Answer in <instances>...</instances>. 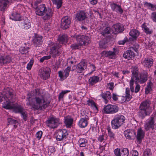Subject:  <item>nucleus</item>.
Returning a JSON list of instances; mask_svg holds the SVG:
<instances>
[{
    "label": "nucleus",
    "mask_w": 156,
    "mask_h": 156,
    "mask_svg": "<svg viewBox=\"0 0 156 156\" xmlns=\"http://www.w3.org/2000/svg\"><path fill=\"white\" fill-rule=\"evenodd\" d=\"M12 90L9 91L0 93V103L2 102V107L6 109H12L15 113H20L22 117L26 120L27 119V114L26 112L23 110L22 107L16 103H14L12 100V95L11 93Z\"/></svg>",
    "instance_id": "f257e3e1"
},
{
    "label": "nucleus",
    "mask_w": 156,
    "mask_h": 156,
    "mask_svg": "<svg viewBox=\"0 0 156 156\" xmlns=\"http://www.w3.org/2000/svg\"><path fill=\"white\" fill-rule=\"evenodd\" d=\"M33 102L27 103L34 110H41L47 108L49 105V100L45 98L42 95L36 96L33 99Z\"/></svg>",
    "instance_id": "f03ea898"
},
{
    "label": "nucleus",
    "mask_w": 156,
    "mask_h": 156,
    "mask_svg": "<svg viewBox=\"0 0 156 156\" xmlns=\"http://www.w3.org/2000/svg\"><path fill=\"white\" fill-rule=\"evenodd\" d=\"M74 38H76L77 44L71 45V48L73 49H78L83 45H87L90 41V38L84 35H78L74 36Z\"/></svg>",
    "instance_id": "7ed1b4c3"
},
{
    "label": "nucleus",
    "mask_w": 156,
    "mask_h": 156,
    "mask_svg": "<svg viewBox=\"0 0 156 156\" xmlns=\"http://www.w3.org/2000/svg\"><path fill=\"white\" fill-rule=\"evenodd\" d=\"M125 120V118L123 115H116L111 121L112 128L114 129H118L124 123Z\"/></svg>",
    "instance_id": "20e7f679"
},
{
    "label": "nucleus",
    "mask_w": 156,
    "mask_h": 156,
    "mask_svg": "<svg viewBox=\"0 0 156 156\" xmlns=\"http://www.w3.org/2000/svg\"><path fill=\"white\" fill-rule=\"evenodd\" d=\"M138 68L136 66H132L131 68L132 76L130 81L129 85L131 90L132 92L134 91L133 87L134 82H138L139 79H137Z\"/></svg>",
    "instance_id": "39448f33"
},
{
    "label": "nucleus",
    "mask_w": 156,
    "mask_h": 156,
    "mask_svg": "<svg viewBox=\"0 0 156 156\" xmlns=\"http://www.w3.org/2000/svg\"><path fill=\"white\" fill-rule=\"evenodd\" d=\"M150 103L149 101H145L140 104V110L144 112V116L149 115L151 112L152 109L150 106Z\"/></svg>",
    "instance_id": "423d86ee"
},
{
    "label": "nucleus",
    "mask_w": 156,
    "mask_h": 156,
    "mask_svg": "<svg viewBox=\"0 0 156 156\" xmlns=\"http://www.w3.org/2000/svg\"><path fill=\"white\" fill-rule=\"evenodd\" d=\"M144 127L146 131L149 130L150 129H156V116L148 119L145 123Z\"/></svg>",
    "instance_id": "0eeeda50"
},
{
    "label": "nucleus",
    "mask_w": 156,
    "mask_h": 156,
    "mask_svg": "<svg viewBox=\"0 0 156 156\" xmlns=\"http://www.w3.org/2000/svg\"><path fill=\"white\" fill-rule=\"evenodd\" d=\"M119 109L118 107L116 105H108L104 107L103 112L105 114H113L118 112Z\"/></svg>",
    "instance_id": "6e6552de"
},
{
    "label": "nucleus",
    "mask_w": 156,
    "mask_h": 156,
    "mask_svg": "<svg viewBox=\"0 0 156 156\" xmlns=\"http://www.w3.org/2000/svg\"><path fill=\"white\" fill-rule=\"evenodd\" d=\"M113 51H104L101 53L102 56L104 57H107L108 58L114 59L116 58V55L118 53V49L116 48H113Z\"/></svg>",
    "instance_id": "1a4fd4ad"
},
{
    "label": "nucleus",
    "mask_w": 156,
    "mask_h": 156,
    "mask_svg": "<svg viewBox=\"0 0 156 156\" xmlns=\"http://www.w3.org/2000/svg\"><path fill=\"white\" fill-rule=\"evenodd\" d=\"M58 119L54 117L50 118L47 121V126L50 128H56L58 124Z\"/></svg>",
    "instance_id": "9d476101"
},
{
    "label": "nucleus",
    "mask_w": 156,
    "mask_h": 156,
    "mask_svg": "<svg viewBox=\"0 0 156 156\" xmlns=\"http://www.w3.org/2000/svg\"><path fill=\"white\" fill-rule=\"evenodd\" d=\"M114 153L116 156H128L129 151L126 148H123L121 150L119 148H117L115 150Z\"/></svg>",
    "instance_id": "9b49d317"
},
{
    "label": "nucleus",
    "mask_w": 156,
    "mask_h": 156,
    "mask_svg": "<svg viewBox=\"0 0 156 156\" xmlns=\"http://www.w3.org/2000/svg\"><path fill=\"white\" fill-rule=\"evenodd\" d=\"M70 69V67L69 66L67 67L64 71L58 72V76L60 77V80L63 81L67 78L69 75Z\"/></svg>",
    "instance_id": "f8f14e48"
},
{
    "label": "nucleus",
    "mask_w": 156,
    "mask_h": 156,
    "mask_svg": "<svg viewBox=\"0 0 156 156\" xmlns=\"http://www.w3.org/2000/svg\"><path fill=\"white\" fill-rule=\"evenodd\" d=\"M40 77L44 80L48 79L50 76V69L48 68H43L40 70Z\"/></svg>",
    "instance_id": "ddd939ff"
},
{
    "label": "nucleus",
    "mask_w": 156,
    "mask_h": 156,
    "mask_svg": "<svg viewBox=\"0 0 156 156\" xmlns=\"http://www.w3.org/2000/svg\"><path fill=\"white\" fill-rule=\"evenodd\" d=\"M43 41V37L41 36L35 34L33 37L32 42L35 46H39Z\"/></svg>",
    "instance_id": "4468645a"
},
{
    "label": "nucleus",
    "mask_w": 156,
    "mask_h": 156,
    "mask_svg": "<svg viewBox=\"0 0 156 156\" xmlns=\"http://www.w3.org/2000/svg\"><path fill=\"white\" fill-rule=\"evenodd\" d=\"M124 135L127 139H133L136 136V132L133 130L127 129L124 131Z\"/></svg>",
    "instance_id": "2eb2a0df"
},
{
    "label": "nucleus",
    "mask_w": 156,
    "mask_h": 156,
    "mask_svg": "<svg viewBox=\"0 0 156 156\" xmlns=\"http://www.w3.org/2000/svg\"><path fill=\"white\" fill-rule=\"evenodd\" d=\"M67 134L66 129H63L59 130L57 133L56 139L57 141H60L65 138Z\"/></svg>",
    "instance_id": "dca6fc26"
},
{
    "label": "nucleus",
    "mask_w": 156,
    "mask_h": 156,
    "mask_svg": "<svg viewBox=\"0 0 156 156\" xmlns=\"http://www.w3.org/2000/svg\"><path fill=\"white\" fill-rule=\"evenodd\" d=\"M87 62L85 60H83L78 64L76 67V71L77 73H81L83 70L87 68Z\"/></svg>",
    "instance_id": "f3484780"
},
{
    "label": "nucleus",
    "mask_w": 156,
    "mask_h": 156,
    "mask_svg": "<svg viewBox=\"0 0 156 156\" xmlns=\"http://www.w3.org/2000/svg\"><path fill=\"white\" fill-rule=\"evenodd\" d=\"M112 10L118 13L122 14L123 12V10L121 6L116 3H112L110 5Z\"/></svg>",
    "instance_id": "a211bd4d"
},
{
    "label": "nucleus",
    "mask_w": 156,
    "mask_h": 156,
    "mask_svg": "<svg viewBox=\"0 0 156 156\" xmlns=\"http://www.w3.org/2000/svg\"><path fill=\"white\" fill-rule=\"evenodd\" d=\"M54 44V43L53 42H50V43L48 44L50 46V44L53 45L51 49L50 54L53 57H55L59 55V54L58 48H55V45H53Z\"/></svg>",
    "instance_id": "6ab92c4d"
},
{
    "label": "nucleus",
    "mask_w": 156,
    "mask_h": 156,
    "mask_svg": "<svg viewBox=\"0 0 156 156\" xmlns=\"http://www.w3.org/2000/svg\"><path fill=\"white\" fill-rule=\"evenodd\" d=\"M140 32L136 29L131 30L129 33L130 36V39L132 40H136L140 35Z\"/></svg>",
    "instance_id": "aec40b11"
},
{
    "label": "nucleus",
    "mask_w": 156,
    "mask_h": 156,
    "mask_svg": "<svg viewBox=\"0 0 156 156\" xmlns=\"http://www.w3.org/2000/svg\"><path fill=\"white\" fill-rule=\"evenodd\" d=\"M143 65L147 68L151 67L153 63V59L150 58H145L142 62Z\"/></svg>",
    "instance_id": "412c9836"
},
{
    "label": "nucleus",
    "mask_w": 156,
    "mask_h": 156,
    "mask_svg": "<svg viewBox=\"0 0 156 156\" xmlns=\"http://www.w3.org/2000/svg\"><path fill=\"white\" fill-rule=\"evenodd\" d=\"M46 9L44 4L41 5L36 8L35 12L37 15L39 16H42L43 15L45 10Z\"/></svg>",
    "instance_id": "4be33fe9"
},
{
    "label": "nucleus",
    "mask_w": 156,
    "mask_h": 156,
    "mask_svg": "<svg viewBox=\"0 0 156 156\" xmlns=\"http://www.w3.org/2000/svg\"><path fill=\"white\" fill-rule=\"evenodd\" d=\"M138 70L137 72V79H139L138 82L141 83H144L147 80V75L146 72L144 73H141L140 74L139 77L138 75Z\"/></svg>",
    "instance_id": "5701e85b"
},
{
    "label": "nucleus",
    "mask_w": 156,
    "mask_h": 156,
    "mask_svg": "<svg viewBox=\"0 0 156 156\" xmlns=\"http://www.w3.org/2000/svg\"><path fill=\"white\" fill-rule=\"evenodd\" d=\"M11 61V58L9 56H1L0 58V66H3L5 64L9 63Z\"/></svg>",
    "instance_id": "b1692460"
},
{
    "label": "nucleus",
    "mask_w": 156,
    "mask_h": 156,
    "mask_svg": "<svg viewBox=\"0 0 156 156\" xmlns=\"http://www.w3.org/2000/svg\"><path fill=\"white\" fill-rule=\"evenodd\" d=\"M145 135V133L141 128L138 129L137 130L136 137L137 140L140 142L143 139Z\"/></svg>",
    "instance_id": "393cba45"
},
{
    "label": "nucleus",
    "mask_w": 156,
    "mask_h": 156,
    "mask_svg": "<svg viewBox=\"0 0 156 156\" xmlns=\"http://www.w3.org/2000/svg\"><path fill=\"white\" fill-rule=\"evenodd\" d=\"M88 118L86 117L80 119L78 122L79 126L82 128L87 126L88 123Z\"/></svg>",
    "instance_id": "a878e982"
},
{
    "label": "nucleus",
    "mask_w": 156,
    "mask_h": 156,
    "mask_svg": "<svg viewBox=\"0 0 156 156\" xmlns=\"http://www.w3.org/2000/svg\"><path fill=\"white\" fill-rule=\"evenodd\" d=\"M112 28L113 31L115 34L121 32L124 30L123 27L119 23L114 25Z\"/></svg>",
    "instance_id": "bb28decb"
},
{
    "label": "nucleus",
    "mask_w": 156,
    "mask_h": 156,
    "mask_svg": "<svg viewBox=\"0 0 156 156\" xmlns=\"http://www.w3.org/2000/svg\"><path fill=\"white\" fill-rule=\"evenodd\" d=\"M53 12L51 9L48 8L46 9L43 15H44L43 20H47L51 18L52 16Z\"/></svg>",
    "instance_id": "cd10ccee"
},
{
    "label": "nucleus",
    "mask_w": 156,
    "mask_h": 156,
    "mask_svg": "<svg viewBox=\"0 0 156 156\" xmlns=\"http://www.w3.org/2000/svg\"><path fill=\"white\" fill-rule=\"evenodd\" d=\"M65 124L67 128H70L73 123V119L70 116H68L64 118Z\"/></svg>",
    "instance_id": "c85d7f7f"
},
{
    "label": "nucleus",
    "mask_w": 156,
    "mask_h": 156,
    "mask_svg": "<svg viewBox=\"0 0 156 156\" xmlns=\"http://www.w3.org/2000/svg\"><path fill=\"white\" fill-rule=\"evenodd\" d=\"M134 54L131 50H128L123 54L124 58L128 59H132L134 58Z\"/></svg>",
    "instance_id": "c756f323"
},
{
    "label": "nucleus",
    "mask_w": 156,
    "mask_h": 156,
    "mask_svg": "<svg viewBox=\"0 0 156 156\" xmlns=\"http://www.w3.org/2000/svg\"><path fill=\"white\" fill-rule=\"evenodd\" d=\"M87 104L94 110L95 112L98 111V108L95 102L92 100H89L87 101Z\"/></svg>",
    "instance_id": "7c9ffc66"
},
{
    "label": "nucleus",
    "mask_w": 156,
    "mask_h": 156,
    "mask_svg": "<svg viewBox=\"0 0 156 156\" xmlns=\"http://www.w3.org/2000/svg\"><path fill=\"white\" fill-rule=\"evenodd\" d=\"M100 80L99 78L97 76H93L90 77L89 80V83L90 85H92Z\"/></svg>",
    "instance_id": "2f4dec72"
},
{
    "label": "nucleus",
    "mask_w": 156,
    "mask_h": 156,
    "mask_svg": "<svg viewBox=\"0 0 156 156\" xmlns=\"http://www.w3.org/2000/svg\"><path fill=\"white\" fill-rule=\"evenodd\" d=\"M123 100L125 101H129L132 98V96L129 94V90L128 88H126V95L123 97Z\"/></svg>",
    "instance_id": "473e14b6"
},
{
    "label": "nucleus",
    "mask_w": 156,
    "mask_h": 156,
    "mask_svg": "<svg viewBox=\"0 0 156 156\" xmlns=\"http://www.w3.org/2000/svg\"><path fill=\"white\" fill-rule=\"evenodd\" d=\"M148 26V24L146 23H144L142 26L143 30L147 34H150L152 33L153 30L151 29H150Z\"/></svg>",
    "instance_id": "72a5a7b5"
},
{
    "label": "nucleus",
    "mask_w": 156,
    "mask_h": 156,
    "mask_svg": "<svg viewBox=\"0 0 156 156\" xmlns=\"http://www.w3.org/2000/svg\"><path fill=\"white\" fill-rule=\"evenodd\" d=\"M70 23V20H62L61 27L63 29L68 28Z\"/></svg>",
    "instance_id": "f704fd0d"
},
{
    "label": "nucleus",
    "mask_w": 156,
    "mask_h": 156,
    "mask_svg": "<svg viewBox=\"0 0 156 156\" xmlns=\"http://www.w3.org/2000/svg\"><path fill=\"white\" fill-rule=\"evenodd\" d=\"M153 87V83L151 81L148 82L145 89V92L147 94L151 93Z\"/></svg>",
    "instance_id": "c9c22d12"
},
{
    "label": "nucleus",
    "mask_w": 156,
    "mask_h": 156,
    "mask_svg": "<svg viewBox=\"0 0 156 156\" xmlns=\"http://www.w3.org/2000/svg\"><path fill=\"white\" fill-rule=\"evenodd\" d=\"M101 95L102 98L104 99L105 103L108 102V100L110 99L112 97L111 93L108 91L106 92L105 94H102Z\"/></svg>",
    "instance_id": "e433bc0d"
},
{
    "label": "nucleus",
    "mask_w": 156,
    "mask_h": 156,
    "mask_svg": "<svg viewBox=\"0 0 156 156\" xmlns=\"http://www.w3.org/2000/svg\"><path fill=\"white\" fill-rule=\"evenodd\" d=\"M86 17L85 13L83 11L77 12L76 14V18L77 20H85Z\"/></svg>",
    "instance_id": "4c0bfd02"
},
{
    "label": "nucleus",
    "mask_w": 156,
    "mask_h": 156,
    "mask_svg": "<svg viewBox=\"0 0 156 156\" xmlns=\"http://www.w3.org/2000/svg\"><path fill=\"white\" fill-rule=\"evenodd\" d=\"M20 26L23 28L27 29L30 27V23L28 20H25L23 23L20 24Z\"/></svg>",
    "instance_id": "58836bf2"
},
{
    "label": "nucleus",
    "mask_w": 156,
    "mask_h": 156,
    "mask_svg": "<svg viewBox=\"0 0 156 156\" xmlns=\"http://www.w3.org/2000/svg\"><path fill=\"white\" fill-rule=\"evenodd\" d=\"M68 39L67 36L66 34H64L61 36H60L58 38V40L59 43L61 44H63L67 42Z\"/></svg>",
    "instance_id": "ea45409f"
},
{
    "label": "nucleus",
    "mask_w": 156,
    "mask_h": 156,
    "mask_svg": "<svg viewBox=\"0 0 156 156\" xmlns=\"http://www.w3.org/2000/svg\"><path fill=\"white\" fill-rule=\"evenodd\" d=\"M144 4L147 7L152 11H155L156 9V5L147 2H145Z\"/></svg>",
    "instance_id": "a19ab883"
},
{
    "label": "nucleus",
    "mask_w": 156,
    "mask_h": 156,
    "mask_svg": "<svg viewBox=\"0 0 156 156\" xmlns=\"http://www.w3.org/2000/svg\"><path fill=\"white\" fill-rule=\"evenodd\" d=\"M53 4L56 5L58 9L60 8L62 5V0H51Z\"/></svg>",
    "instance_id": "79ce46f5"
},
{
    "label": "nucleus",
    "mask_w": 156,
    "mask_h": 156,
    "mask_svg": "<svg viewBox=\"0 0 156 156\" xmlns=\"http://www.w3.org/2000/svg\"><path fill=\"white\" fill-rule=\"evenodd\" d=\"M29 48L27 47H22L19 49L20 52L22 54H26L28 52Z\"/></svg>",
    "instance_id": "37998d69"
},
{
    "label": "nucleus",
    "mask_w": 156,
    "mask_h": 156,
    "mask_svg": "<svg viewBox=\"0 0 156 156\" xmlns=\"http://www.w3.org/2000/svg\"><path fill=\"white\" fill-rule=\"evenodd\" d=\"M79 143L80 147H83L86 146L87 141L85 139L81 138L79 140Z\"/></svg>",
    "instance_id": "c03bdc74"
},
{
    "label": "nucleus",
    "mask_w": 156,
    "mask_h": 156,
    "mask_svg": "<svg viewBox=\"0 0 156 156\" xmlns=\"http://www.w3.org/2000/svg\"><path fill=\"white\" fill-rule=\"evenodd\" d=\"M111 32H112V31L110 29V28L109 27H107L102 32V34L104 36H105Z\"/></svg>",
    "instance_id": "a18cd8bd"
},
{
    "label": "nucleus",
    "mask_w": 156,
    "mask_h": 156,
    "mask_svg": "<svg viewBox=\"0 0 156 156\" xmlns=\"http://www.w3.org/2000/svg\"><path fill=\"white\" fill-rule=\"evenodd\" d=\"M12 16H13V18H11V17H10V18L12 19V20H20L21 18L20 14L17 13H12Z\"/></svg>",
    "instance_id": "49530a36"
},
{
    "label": "nucleus",
    "mask_w": 156,
    "mask_h": 156,
    "mask_svg": "<svg viewBox=\"0 0 156 156\" xmlns=\"http://www.w3.org/2000/svg\"><path fill=\"white\" fill-rule=\"evenodd\" d=\"M143 156H152L151 150L149 149H146L144 152Z\"/></svg>",
    "instance_id": "de8ad7c7"
},
{
    "label": "nucleus",
    "mask_w": 156,
    "mask_h": 156,
    "mask_svg": "<svg viewBox=\"0 0 156 156\" xmlns=\"http://www.w3.org/2000/svg\"><path fill=\"white\" fill-rule=\"evenodd\" d=\"M99 44L100 47L101 48L105 49L107 47V44L104 41H100Z\"/></svg>",
    "instance_id": "09e8293b"
},
{
    "label": "nucleus",
    "mask_w": 156,
    "mask_h": 156,
    "mask_svg": "<svg viewBox=\"0 0 156 156\" xmlns=\"http://www.w3.org/2000/svg\"><path fill=\"white\" fill-rule=\"evenodd\" d=\"M34 63V60L33 59H31L30 60L29 62L27 64V69L28 70H30L32 66Z\"/></svg>",
    "instance_id": "8fccbe9b"
},
{
    "label": "nucleus",
    "mask_w": 156,
    "mask_h": 156,
    "mask_svg": "<svg viewBox=\"0 0 156 156\" xmlns=\"http://www.w3.org/2000/svg\"><path fill=\"white\" fill-rule=\"evenodd\" d=\"M43 134L41 131H39L37 132L35 136L36 138L38 140H40Z\"/></svg>",
    "instance_id": "3c124183"
},
{
    "label": "nucleus",
    "mask_w": 156,
    "mask_h": 156,
    "mask_svg": "<svg viewBox=\"0 0 156 156\" xmlns=\"http://www.w3.org/2000/svg\"><path fill=\"white\" fill-rule=\"evenodd\" d=\"M70 91L68 90H66L62 91L61 93H60L59 94V98H63L64 95V94L69 92Z\"/></svg>",
    "instance_id": "603ef678"
},
{
    "label": "nucleus",
    "mask_w": 156,
    "mask_h": 156,
    "mask_svg": "<svg viewBox=\"0 0 156 156\" xmlns=\"http://www.w3.org/2000/svg\"><path fill=\"white\" fill-rule=\"evenodd\" d=\"M51 58L50 55L44 56L40 60V62H42L45 60H48Z\"/></svg>",
    "instance_id": "864d4df0"
},
{
    "label": "nucleus",
    "mask_w": 156,
    "mask_h": 156,
    "mask_svg": "<svg viewBox=\"0 0 156 156\" xmlns=\"http://www.w3.org/2000/svg\"><path fill=\"white\" fill-rule=\"evenodd\" d=\"M131 156H138V153L135 150H132L130 153Z\"/></svg>",
    "instance_id": "5fc2aeb1"
},
{
    "label": "nucleus",
    "mask_w": 156,
    "mask_h": 156,
    "mask_svg": "<svg viewBox=\"0 0 156 156\" xmlns=\"http://www.w3.org/2000/svg\"><path fill=\"white\" fill-rule=\"evenodd\" d=\"M89 69L91 71V72H90V74H91L95 70V66L94 65L92 64H91L89 66Z\"/></svg>",
    "instance_id": "6e6d98bb"
},
{
    "label": "nucleus",
    "mask_w": 156,
    "mask_h": 156,
    "mask_svg": "<svg viewBox=\"0 0 156 156\" xmlns=\"http://www.w3.org/2000/svg\"><path fill=\"white\" fill-rule=\"evenodd\" d=\"M119 96L118 95L116 94L113 93L112 94V98L113 100L116 101L118 100Z\"/></svg>",
    "instance_id": "4d7b16f0"
},
{
    "label": "nucleus",
    "mask_w": 156,
    "mask_h": 156,
    "mask_svg": "<svg viewBox=\"0 0 156 156\" xmlns=\"http://www.w3.org/2000/svg\"><path fill=\"white\" fill-rule=\"evenodd\" d=\"M16 122V120L12 119V118H9L8 119V125L12 124Z\"/></svg>",
    "instance_id": "13d9d810"
},
{
    "label": "nucleus",
    "mask_w": 156,
    "mask_h": 156,
    "mask_svg": "<svg viewBox=\"0 0 156 156\" xmlns=\"http://www.w3.org/2000/svg\"><path fill=\"white\" fill-rule=\"evenodd\" d=\"M108 87L111 90H112L114 88V83H110L108 84Z\"/></svg>",
    "instance_id": "bf43d9fd"
},
{
    "label": "nucleus",
    "mask_w": 156,
    "mask_h": 156,
    "mask_svg": "<svg viewBox=\"0 0 156 156\" xmlns=\"http://www.w3.org/2000/svg\"><path fill=\"white\" fill-rule=\"evenodd\" d=\"M108 134L109 136L111 138H114L115 135L109 129H108Z\"/></svg>",
    "instance_id": "052dcab7"
},
{
    "label": "nucleus",
    "mask_w": 156,
    "mask_h": 156,
    "mask_svg": "<svg viewBox=\"0 0 156 156\" xmlns=\"http://www.w3.org/2000/svg\"><path fill=\"white\" fill-rule=\"evenodd\" d=\"M103 146L100 145L99 147L100 149L102 151L105 150V146L106 145V143L105 142H103Z\"/></svg>",
    "instance_id": "680f3d73"
},
{
    "label": "nucleus",
    "mask_w": 156,
    "mask_h": 156,
    "mask_svg": "<svg viewBox=\"0 0 156 156\" xmlns=\"http://www.w3.org/2000/svg\"><path fill=\"white\" fill-rule=\"evenodd\" d=\"M151 18L152 20H156V12H153L151 13Z\"/></svg>",
    "instance_id": "e2e57ef3"
},
{
    "label": "nucleus",
    "mask_w": 156,
    "mask_h": 156,
    "mask_svg": "<svg viewBox=\"0 0 156 156\" xmlns=\"http://www.w3.org/2000/svg\"><path fill=\"white\" fill-rule=\"evenodd\" d=\"M89 1L91 4L94 5L97 3L98 0H89Z\"/></svg>",
    "instance_id": "0e129e2a"
},
{
    "label": "nucleus",
    "mask_w": 156,
    "mask_h": 156,
    "mask_svg": "<svg viewBox=\"0 0 156 156\" xmlns=\"http://www.w3.org/2000/svg\"><path fill=\"white\" fill-rule=\"evenodd\" d=\"M55 151V148L52 147H50L48 148V151L51 153H53Z\"/></svg>",
    "instance_id": "69168bd1"
},
{
    "label": "nucleus",
    "mask_w": 156,
    "mask_h": 156,
    "mask_svg": "<svg viewBox=\"0 0 156 156\" xmlns=\"http://www.w3.org/2000/svg\"><path fill=\"white\" fill-rule=\"evenodd\" d=\"M140 87L139 85L136 84L135 87V92L136 93L138 92L140 90Z\"/></svg>",
    "instance_id": "338daca9"
},
{
    "label": "nucleus",
    "mask_w": 156,
    "mask_h": 156,
    "mask_svg": "<svg viewBox=\"0 0 156 156\" xmlns=\"http://www.w3.org/2000/svg\"><path fill=\"white\" fill-rule=\"evenodd\" d=\"M126 42V41L123 40L122 41H119L118 42V44L119 45H123Z\"/></svg>",
    "instance_id": "774afa93"
}]
</instances>
